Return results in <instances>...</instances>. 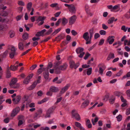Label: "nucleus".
<instances>
[{"instance_id": "nucleus-1", "label": "nucleus", "mask_w": 130, "mask_h": 130, "mask_svg": "<svg viewBox=\"0 0 130 130\" xmlns=\"http://www.w3.org/2000/svg\"><path fill=\"white\" fill-rule=\"evenodd\" d=\"M90 36L89 37L88 36L89 33L86 32L84 33L83 35V38L87 41L86 44H88L91 43V39L93 36V34L90 33Z\"/></svg>"}, {"instance_id": "nucleus-2", "label": "nucleus", "mask_w": 130, "mask_h": 130, "mask_svg": "<svg viewBox=\"0 0 130 130\" xmlns=\"http://www.w3.org/2000/svg\"><path fill=\"white\" fill-rule=\"evenodd\" d=\"M8 49L9 50V51L10 50L11 51V53L10 54V57H13L17 56L18 54L15 51L17 50L16 48L13 46H12Z\"/></svg>"}, {"instance_id": "nucleus-3", "label": "nucleus", "mask_w": 130, "mask_h": 130, "mask_svg": "<svg viewBox=\"0 0 130 130\" xmlns=\"http://www.w3.org/2000/svg\"><path fill=\"white\" fill-rule=\"evenodd\" d=\"M17 80V79L16 78H13L12 79L9 84V85L11 88H16L18 87L16 85Z\"/></svg>"}, {"instance_id": "nucleus-4", "label": "nucleus", "mask_w": 130, "mask_h": 130, "mask_svg": "<svg viewBox=\"0 0 130 130\" xmlns=\"http://www.w3.org/2000/svg\"><path fill=\"white\" fill-rule=\"evenodd\" d=\"M69 64L70 67L71 68H74L75 69L77 68L79 65V63L78 62L75 64L74 61L72 60H71L70 61Z\"/></svg>"}, {"instance_id": "nucleus-5", "label": "nucleus", "mask_w": 130, "mask_h": 130, "mask_svg": "<svg viewBox=\"0 0 130 130\" xmlns=\"http://www.w3.org/2000/svg\"><path fill=\"white\" fill-rule=\"evenodd\" d=\"M70 86V84H67L64 87L62 88L59 94L57 95V97L61 96L62 94L65 92L68 89Z\"/></svg>"}, {"instance_id": "nucleus-6", "label": "nucleus", "mask_w": 130, "mask_h": 130, "mask_svg": "<svg viewBox=\"0 0 130 130\" xmlns=\"http://www.w3.org/2000/svg\"><path fill=\"white\" fill-rule=\"evenodd\" d=\"M72 118H75L77 121H79L80 119V118L78 112L76 110H74L72 111Z\"/></svg>"}, {"instance_id": "nucleus-7", "label": "nucleus", "mask_w": 130, "mask_h": 130, "mask_svg": "<svg viewBox=\"0 0 130 130\" xmlns=\"http://www.w3.org/2000/svg\"><path fill=\"white\" fill-rule=\"evenodd\" d=\"M84 49L81 47H79L76 50V53L77 54H80L79 57H82L84 55L85 53L83 52Z\"/></svg>"}, {"instance_id": "nucleus-8", "label": "nucleus", "mask_w": 130, "mask_h": 130, "mask_svg": "<svg viewBox=\"0 0 130 130\" xmlns=\"http://www.w3.org/2000/svg\"><path fill=\"white\" fill-rule=\"evenodd\" d=\"M45 18L46 17H39L36 20L37 22L38 23V25L40 26L43 24L44 22L43 21Z\"/></svg>"}, {"instance_id": "nucleus-9", "label": "nucleus", "mask_w": 130, "mask_h": 130, "mask_svg": "<svg viewBox=\"0 0 130 130\" xmlns=\"http://www.w3.org/2000/svg\"><path fill=\"white\" fill-rule=\"evenodd\" d=\"M20 109V108L19 107H17L13 109L12 110L11 114V117H15L19 112Z\"/></svg>"}, {"instance_id": "nucleus-10", "label": "nucleus", "mask_w": 130, "mask_h": 130, "mask_svg": "<svg viewBox=\"0 0 130 130\" xmlns=\"http://www.w3.org/2000/svg\"><path fill=\"white\" fill-rule=\"evenodd\" d=\"M101 64H100L98 66L99 67V70L98 71L99 74L102 75L103 74V72L106 68V66L104 64H102L101 67H100V66Z\"/></svg>"}, {"instance_id": "nucleus-11", "label": "nucleus", "mask_w": 130, "mask_h": 130, "mask_svg": "<svg viewBox=\"0 0 130 130\" xmlns=\"http://www.w3.org/2000/svg\"><path fill=\"white\" fill-rule=\"evenodd\" d=\"M69 10L70 12L72 14H74L75 13L76 11V9L75 6L72 4L69 8Z\"/></svg>"}, {"instance_id": "nucleus-12", "label": "nucleus", "mask_w": 130, "mask_h": 130, "mask_svg": "<svg viewBox=\"0 0 130 130\" xmlns=\"http://www.w3.org/2000/svg\"><path fill=\"white\" fill-rule=\"evenodd\" d=\"M76 19V15H74L71 17L69 19V23L71 25L73 24L75 22Z\"/></svg>"}, {"instance_id": "nucleus-13", "label": "nucleus", "mask_w": 130, "mask_h": 130, "mask_svg": "<svg viewBox=\"0 0 130 130\" xmlns=\"http://www.w3.org/2000/svg\"><path fill=\"white\" fill-rule=\"evenodd\" d=\"M21 98V96L19 95H17L15 98H13L12 101L14 104H18L20 101Z\"/></svg>"}, {"instance_id": "nucleus-14", "label": "nucleus", "mask_w": 130, "mask_h": 130, "mask_svg": "<svg viewBox=\"0 0 130 130\" xmlns=\"http://www.w3.org/2000/svg\"><path fill=\"white\" fill-rule=\"evenodd\" d=\"M115 37L113 36H110L107 39V42L110 44H112L114 41Z\"/></svg>"}, {"instance_id": "nucleus-15", "label": "nucleus", "mask_w": 130, "mask_h": 130, "mask_svg": "<svg viewBox=\"0 0 130 130\" xmlns=\"http://www.w3.org/2000/svg\"><path fill=\"white\" fill-rule=\"evenodd\" d=\"M89 100H87L85 101L82 104L81 107L82 108H84L87 106L89 103Z\"/></svg>"}, {"instance_id": "nucleus-16", "label": "nucleus", "mask_w": 130, "mask_h": 130, "mask_svg": "<svg viewBox=\"0 0 130 130\" xmlns=\"http://www.w3.org/2000/svg\"><path fill=\"white\" fill-rule=\"evenodd\" d=\"M75 126L79 128L80 130H85V129L82 126L80 123L77 122L74 123Z\"/></svg>"}, {"instance_id": "nucleus-17", "label": "nucleus", "mask_w": 130, "mask_h": 130, "mask_svg": "<svg viewBox=\"0 0 130 130\" xmlns=\"http://www.w3.org/2000/svg\"><path fill=\"white\" fill-rule=\"evenodd\" d=\"M68 66V65L67 63H65L62 65L59 66V68L61 70H64L66 69Z\"/></svg>"}, {"instance_id": "nucleus-18", "label": "nucleus", "mask_w": 130, "mask_h": 130, "mask_svg": "<svg viewBox=\"0 0 130 130\" xmlns=\"http://www.w3.org/2000/svg\"><path fill=\"white\" fill-rule=\"evenodd\" d=\"M43 76L44 78L47 80L49 77L48 71L47 68L46 70L44 71L43 72Z\"/></svg>"}, {"instance_id": "nucleus-19", "label": "nucleus", "mask_w": 130, "mask_h": 130, "mask_svg": "<svg viewBox=\"0 0 130 130\" xmlns=\"http://www.w3.org/2000/svg\"><path fill=\"white\" fill-rule=\"evenodd\" d=\"M120 9V5L119 4H118L113 7L112 11H118Z\"/></svg>"}, {"instance_id": "nucleus-20", "label": "nucleus", "mask_w": 130, "mask_h": 130, "mask_svg": "<svg viewBox=\"0 0 130 130\" xmlns=\"http://www.w3.org/2000/svg\"><path fill=\"white\" fill-rule=\"evenodd\" d=\"M50 90L52 92L56 93L58 92L59 90V89L58 87L55 86H51Z\"/></svg>"}, {"instance_id": "nucleus-21", "label": "nucleus", "mask_w": 130, "mask_h": 130, "mask_svg": "<svg viewBox=\"0 0 130 130\" xmlns=\"http://www.w3.org/2000/svg\"><path fill=\"white\" fill-rule=\"evenodd\" d=\"M45 29H43L40 32H38L36 35V36L39 37L40 36H43L44 33L46 31Z\"/></svg>"}, {"instance_id": "nucleus-22", "label": "nucleus", "mask_w": 130, "mask_h": 130, "mask_svg": "<svg viewBox=\"0 0 130 130\" xmlns=\"http://www.w3.org/2000/svg\"><path fill=\"white\" fill-rule=\"evenodd\" d=\"M18 65L15 66L13 65H11L10 67V69L11 71H15L18 69Z\"/></svg>"}, {"instance_id": "nucleus-23", "label": "nucleus", "mask_w": 130, "mask_h": 130, "mask_svg": "<svg viewBox=\"0 0 130 130\" xmlns=\"http://www.w3.org/2000/svg\"><path fill=\"white\" fill-rule=\"evenodd\" d=\"M54 70L55 73L56 74H59L61 72V70L59 69V67L55 66Z\"/></svg>"}, {"instance_id": "nucleus-24", "label": "nucleus", "mask_w": 130, "mask_h": 130, "mask_svg": "<svg viewBox=\"0 0 130 130\" xmlns=\"http://www.w3.org/2000/svg\"><path fill=\"white\" fill-rule=\"evenodd\" d=\"M55 109V107L52 106L47 111L49 112L51 114L54 111Z\"/></svg>"}, {"instance_id": "nucleus-25", "label": "nucleus", "mask_w": 130, "mask_h": 130, "mask_svg": "<svg viewBox=\"0 0 130 130\" xmlns=\"http://www.w3.org/2000/svg\"><path fill=\"white\" fill-rule=\"evenodd\" d=\"M58 77H56L53 79V82L56 84L60 83L61 82V80H58Z\"/></svg>"}, {"instance_id": "nucleus-26", "label": "nucleus", "mask_w": 130, "mask_h": 130, "mask_svg": "<svg viewBox=\"0 0 130 130\" xmlns=\"http://www.w3.org/2000/svg\"><path fill=\"white\" fill-rule=\"evenodd\" d=\"M32 5V3L30 2L28 3L27 5V10L29 12L30 11L31 9V7Z\"/></svg>"}, {"instance_id": "nucleus-27", "label": "nucleus", "mask_w": 130, "mask_h": 130, "mask_svg": "<svg viewBox=\"0 0 130 130\" xmlns=\"http://www.w3.org/2000/svg\"><path fill=\"white\" fill-rule=\"evenodd\" d=\"M86 13L88 15L91 16L93 15V13L92 12L90 9H86Z\"/></svg>"}, {"instance_id": "nucleus-28", "label": "nucleus", "mask_w": 130, "mask_h": 130, "mask_svg": "<svg viewBox=\"0 0 130 130\" xmlns=\"http://www.w3.org/2000/svg\"><path fill=\"white\" fill-rule=\"evenodd\" d=\"M49 99L48 98H46L44 99H42L40 101H39L38 102V104H42L46 101H47Z\"/></svg>"}, {"instance_id": "nucleus-29", "label": "nucleus", "mask_w": 130, "mask_h": 130, "mask_svg": "<svg viewBox=\"0 0 130 130\" xmlns=\"http://www.w3.org/2000/svg\"><path fill=\"white\" fill-rule=\"evenodd\" d=\"M9 36L11 38L13 37L15 35L14 31L12 30L10 31L9 32Z\"/></svg>"}, {"instance_id": "nucleus-30", "label": "nucleus", "mask_w": 130, "mask_h": 130, "mask_svg": "<svg viewBox=\"0 0 130 130\" xmlns=\"http://www.w3.org/2000/svg\"><path fill=\"white\" fill-rule=\"evenodd\" d=\"M87 74L88 75H90L92 73V68L91 67L87 69Z\"/></svg>"}, {"instance_id": "nucleus-31", "label": "nucleus", "mask_w": 130, "mask_h": 130, "mask_svg": "<svg viewBox=\"0 0 130 130\" xmlns=\"http://www.w3.org/2000/svg\"><path fill=\"white\" fill-rule=\"evenodd\" d=\"M115 20V18L112 17L110 18L108 21V23L109 24L112 23Z\"/></svg>"}, {"instance_id": "nucleus-32", "label": "nucleus", "mask_w": 130, "mask_h": 130, "mask_svg": "<svg viewBox=\"0 0 130 130\" xmlns=\"http://www.w3.org/2000/svg\"><path fill=\"white\" fill-rule=\"evenodd\" d=\"M19 48V49L22 50L23 49L24 46L22 42H20L18 44Z\"/></svg>"}, {"instance_id": "nucleus-33", "label": "nucleus", "mask_w": 130, "mask_h": 130, "mask_svg": "<svg viewBox=\"0 0 130 130\" xmlns=\"http://www.w3.org/2000/svg\"><path fill=\"white\" fill-rule=\"evenodd\" d=\"M24 40H26L28 39V34L27 33H25L22 36Z\"/></svg>"}, {"instance_id": "nucleus-34", "label": "nucleus", "mask_w": 130, "mask_h": 130, "mask_svg": "<svg viewBox=\"0 0 130 130\" xmlns=\"http://www.w3.org/2000/svg\"><path fill=\"white\" fill-rule=\"evenodd\" d=\"M116 118L117 119L118 121L120 122L122 120V117L121 115L119 114L116 117Z\"/></svg>"}, {"instance_id": "nucleus-35", "label": "nucleus", "mask_w": 130, "mask_h": 130, "mask_svg": "<svg viewBox=\"0 0 130 130\" xmlns=\"http://www.w3.org/2000/svg\"><path fill=\"white\" fill-rule=\"evenodd\" d=\"M68 22V20L67 19L65 18H63L62 19V23L63 25H66Z\"/></svg>"}, {"instance_id": "nucleus-36", "label": "nucleus", "mask_w": 130, "mask_h": 130, "mask_svg": "<svg viewBox=\"0 0 130 130\" xmlns=\"http://www.w3.org/2000/svg\"><path fill=\"white\" fill-rule=\"evenodd\" d=\"M61 28H59L55 30L54 31L52 34V35L54 36L57 34L61 30Z\"/></svg>"}, {"instance_id": "nucleus-37", "label": "nucleus", "mask_w": 130, "mask_h": 130, "mask_svg": "<svg viewBox=\"0 0 130 130\" xmlns=\"http://www.w3.org/2000/svg\"><path fill=\"white\" fill-rule=\"evenodd\" d=\"M43 69H44V68H40L38 70L37 74L38 75L41 74L43 72Z\"/></svg>"}, {"instance_id": "nucleus-38", "label": "nucleus", "mask_w": 130, "mask_h": 130, "mask_svg": "<svg viewBox=\"0 0 130 130\" xmlns=\"http://www.w3.org/2000/svg\"><path fill=\"white\" fill-rule=\"evenodd\" d=\"M9 52V50L8 49L3 53L2 56L3 57L7 56Z\"/></svg>"}, {"instance_id": "nucleus-39", "label": "nucleus", "mask_w": 130, "mask_h": 130, "mask_svg": "<svg viewBox=\"0 0 130 130\" xmlns=\"http://www.w3.org/2000/svg\"><path fill=\"white\" fill-rule=\"evenodd\" d=\"M114 94L116 96L119 97L120 95L122 94V93L120 92L116 91L114 92Z\"/></svg>"}, {"instance_id": "nucleus-40", "label": "nucleus", "mask_w": 130, "mask_h": 130, "mask_svg": "<svg viewBox=\"0 0 130 130\" xmlns=\"http://www.w3.org/2000/svg\"><path fill=\"white\" fill-rule=\"evenodd\" d=\"M127 98L128 99H130V89L127 90L126 92Z\"/></svg>"}, {"instance_id": "nucleus-41", "label": "nucleus", "mask_w": 130, "mask_h": 130, "mask_svg": "<svg viewBox=\"0 0 130 130\" xmlns=\"http://www.w3.org/2000/svg\"><path fill=\"white\" fill-rule=\"evenodd\" d=\"M64 37V35L63 34H61L58 36L56 38V39H58L59 40L63 39Z\"/></svg>"}, {"instance_id": "nucleus-42", "label": "nucleus", "mask_w": 130, "mask_h": 130, "mask_svg": "<svg viewBox=\"0 0 130 130\" xmlns=\"http://www.w3.org/2000/svg\"><path fill=\"white\" fill-rule=\"evenodd\" d=\"M124 44L125 45H128L130 46V39L128 41L127 40L124 41Z\"/></svg>"}, {"instance_id": "nucleus-43", "label": "nucleus", "mask_w": 130, "mask_h": 130, "mask_svg": "<svg viewBox=\"0 0 130 130\" xmlns=\"http://www.w3.org/2000/svg\"><path fill=\"white\" fill-rule=\"evenodd\" d=\"M36 86V85L34 83L31 86L28 88V90H32Z\"/></svg>"}, {"instance_id": "nucleus-44", "label": "nucleus", "mask_w": 130, "mask_h": 130, "mask_svg": "<svg viewBox=\"0 0 130 130\" xmlns=\"http://www.w3.org/2000/svg\"><path fill=\"white\" fill-rule=\"evenodd\" d=\"M128 27H126L125 26H122L121 27V29L125 32L127 31Z\"/></svg>"}, {"instance_id": "nucleus-45", "label": "nucleus", "mask_w": 130, "mask_h": 130, "mask_svg": "<svg viewBox=\"0 0 130 130\" xmlns=\"http://www.w3.org/2000/svg\"><path fill=\"white\" fill-rule=\"evenodd\" d=\"M124 17L127 19L130 18V13L129 12H127L124 15Z\"/></svg>"}, {"instance_id": "nucleus-46", "label": "nucleus", "mask_w": 130, "mask_h": 130, "mask_svg": "<svg viewBox=\"0 0 130 130\" xmlns=\"http://www.w3.org/2000/svg\"><path fill=\"white\" fill-rule=\"evenodd\" d=\"M30 80L27 77L25 79L23 82L24 84H28L30 82Z\"/></svg>"}, {"instance_id": "nucleus-47", "label": "nucleus", "mask_w": 130, "mask_h": 130, "mask_svg": "<svg viewBox=\"0 0 130 130\" xmlns=\"http://www.w3.org/2000/svg\"><path fill=\"white\" fill-rule=\"evenodd\" d=\"M125 114L126 116H128L130 114V107L126 109Z\"/></svg>"}, {"instance_id": "nucleus-48", "label": "nucleus", "mask_w": 130, "mask_h": 130, "mask_svg": "<svg viewBox=\"0 0 130 130\" xmlns=\"http://www.w3.org/2000/svg\"><path fill=\"white\" fill-rule=\"evenodd\" d=\"M11 76V73L10 71H7L6 77L7 78H10Z\"/></svg>"}, {"instance_id": "nucleus-49", "label": "nucleus", "mask_w": 130, "mask_h": 130, "mask_svg": "<svg viewBox=\"0 0 130 130\" xmlns=\"http://www.w3.org/2000/svg\"><path fill=\"white\" fill-rule=\"evenodd\" d=\"M40 115L38 112H36L34 115V118L35 119H36L37 118L40 117Z\"/></svg>"}, {"instance_id": "nucleus-50", "label": "nucleus", "mask_w": 130, "mask_h": 130, "mask_svg": "<svg viewBox=\"0 0 130 130\" xmlns=\"http://www.w3.org/2000/svg\"><path fill=\"white\" fill-rule=\"evenodd\" d=\"M122 70H121L117 74L116 76H120L122 74Z\"/></svg>"}, {"instance_id": "nucleus-51", "label": "nucleus", "mask_w": 130, "mask_h": 130, "mask_svg": "<svg viewBox=\"0 0 130 130\" xmlns=\"http://www.w3.org/2000/svg\"><path fill=\"white\" fill-rule=\"evenodd\" d=\"M99 33L101 35H105L106 34V31L103 30H100Z\"/></svg>"}, {"instance_id": "nucleus-52", "label": "nucleus", "mask_w": 130, "mask_h": 130, "mask_svg": "<svg viewBox=\"0 0 130 130\" xmlns=\"http://www.w3.org/2000/svg\"><path fill=\"white\" fill-rule=\"evenodd\" d=\"M53 31L52 29V28H50L49 30L45 33V35H49Z\"/></svg>"}, {"instance_id": "nucleus-53", "label": "nucleus", "mask_w": 130, "mask_h": 130, "mask_svg": "<svg viewBox=\"0 0 130 130\" xmlns=\"http://www.w3.org/2000/svg\"><path fill=\"white\" fill-rule=\"evenodd\" d=\"M115 99V98H114L113 99H110L109 100V102L111 104H113L114 103Z\"/></svg>"}, {"instance_id": "nucleus-54", "label": "nucleus", "mask_w": 130, "mask_h": 130, "mask_svg": "<svg viewBox=\"0 0 130 130\" xmlns=\"http://www.w3.org/2000/svg\"><path fill=\"white\" fill-rule=\"evenodd\" d=\"M49 128L47 127H41L40 129V130H49Z\"/></svg>"}, {"instance_id": "nucleus-55", "label": "nucleus", "mask_w": 130, "mask_h": 130, "mask_svg": "<svg viewBox=\"0 0 130 130\" xmlns=\"http://www.w3.org/2000/svg\"><path fill=\"white\" fill-rule=\"evenodd\" d=\"M51 114L49 112L47 111L46 114L45 116V118H50V117Z\"/></svg>"}, {"instance_id": "nucleus-56", "label": "nucleus", "mask_w": 130, "mask_h": 130, "mask_svg": "<svg viewBox=\"0 0 130 130\" xmlns=\"http://www.w3.org/2000/svg\"><path fill=\"white\" fill-rule=\"evenodd\" d=\"M100 37V34L98 33H95L94 35V38L96 39Z\"/></svg>"}, {"instance_id": "nucleus-57", "label": "nucleus", "mask_w": 130, "mask_h": 130, "mask_svg": "<svg viewBox=\"0 0 130 130\" xmlns=\"http://www.w3.org/2000/svg\"><path fill=\"white\" fill-rule=\"evenodd\" d=\"M37 64H35L32 65L30 68V70H32L34 69L37 67Z\"/></svg>"}, {"instance_id": "nucleus-58", "label": "nucleus", "mask_w": 130, "mask_h": 130, "mask_svg": "<svg viewBox=\"0 0 130 130\" xmlns=\"http://www.w3.org/2000/svg\"><path fill=\"white\" fill-rule=\"evenodd\" d=\"M120 99L121 101L123 103H126V100L124 99L123 96H121L120 97Z\"/></svg>"}, {"instance_id": "nucleus-59", "label": "nucleus", "mask_w": 130, "mask_h": 130, "mask_svg": "<svg viewBox=\"0 0 130 130\" xmlns=\"http://www.w3.org/2000/svg\"><path fill=\"white\" fill-rule=\"evenodd\" d=\"M33 74L32 73H31L27 77L30 80L32 78V77L33 76Z\"/></svg>"}, {"instance_id": "nucleus-60", "label": "nucleus", "mask_w": 130, "mask_h": 130, "mask_svg": "<svg viewBox=\"0 0 130 130\" xmlns=\"http://www.w3.org/2000/svg\"><path fill=\"white\" fill-rule=\"evenodd\" d=\"M106 75L107 76L110 77L112 75V72L111 71H108L107 72Z\"/></svg>"}, {"instance_id": "nucleus-61", "label": "nucleus", "mask_w": 130, "mask_h": 130, "mask_svg": "<svg viewBox=\"0 0 130 130\" xmlns=\"http://www.w3.org/2000/svg\"><path fill=\"white\" fill-rule=\"evenodd\" d=\"M104 40L103 39H101L100 41L99 45H102L104 43Z\"/></svg>"}, {"instance_id": "nucleus-62", "label": "nucleus", "mask_w": 130, "mask_h": 130, "mask_svg": "<svg viewBox=\"0 0 130 130\" xmlns=\"http://www.w3.org/2000/svg\"><path fill=\"white\" fill-rule=\"evenodd\" d=\"M102 27L103 29L105 30H106L107 29L108 27L106 25L104 24H102Z\"/></svg>"}, {"instance_id": "nucleus-63", "label": "nucleus", "mask_w": 130, "mask_h": 130, "mask_svg": "<svg viewBox=\"0 0 130 130\" xmlns=\"http://www.w3.org/2000/svg\"><path fill=\"white\" fill-rule=\"evenodd\" d=\"M46 95L48 96H51L52 95V92L50 91H49L46 93Z\"/></svg>"}, {"instance_id": "nucleus-64", "label": "nucleus", "mask_w": 130, "mask_h": 130, "mask_svg": "<svg viewBox=\"0 0 130 130\" xmlns=\"http://www.w3.org/2000/svg\"><path fill=\"white\" fill-rule=\"evenodd\" d=\"M4 122L6 123H8L9 121V118H7L5 119L4 120Z\"/></svg>"}]
</instances>
